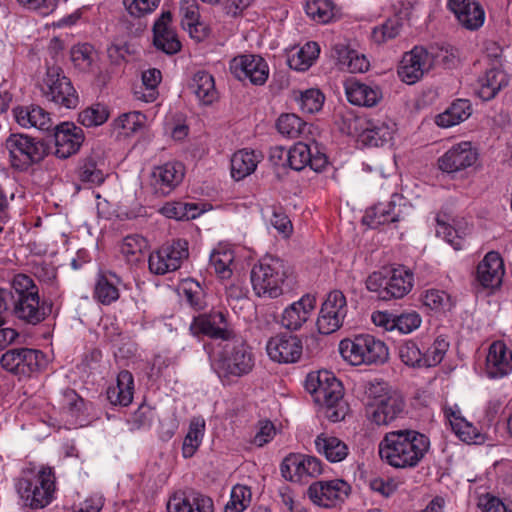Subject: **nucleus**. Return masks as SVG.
Masks as SVG:
<instances>
[{"label":"nucleus","mask_w":512,"mask_h":512,"mask_svg":"<svg viewBox=\"0 0 512 512\" xmlns=\"http://www.w3.org/2000/svg\"><path fill=\"white\" fill-rule=\"evenodd\" d=\"M172 14L170 11L163 12L153 26V43L158 50L168 55L180 51L181 42L174 29L171 27Z\"/></svg>","instance_id":"nucleus-26"},{"label":"nucleus","mask_w":512,"mask_h":512,"mask_svg":"<svg viewBox=\"0 0 512 512\" xmlns=\"http://www.w3.org/2000/svg\"><path fill=\"white\" fill-rule=\"evenodd\" d=\"M234 262L233 251L224 247H218L212 251L209 259V267L221 279H228L232 275Z\"/></svg>","instance_id":"nucleus-45"},{"label":"nucleus","mask_w":512,"mask_h":512,"mask_svg":"<svg viewBox=\"0 0 512 512\" xmlns=\"http://www.w3.org/2000/svg\"><path fill=\"white\" fill-rule=\"evenodd\" d=\"M55 155L66 159L75 154L84 141L83 130L73 123L65 122L55 127Z\"/></svg>","instance_id":"nucleus-25"},{"label":"nucleus","mask_w":512,"mask_h":512,"mask_svg":"<svg viewBox=\"0 0 512 512\" xmlns=\"http://www.w3.org/2000/svg\"><path fill=\"white\" fill-rule=\"evenodd\" d=\"M251 500V489L246 485L237 484L231 490L230 500L225 505L224 512H243L250 506Z\"/></svg>","instance_id":"nucleus-52"},{"label":"nucleus","mask_w":512,"mask_h":512,"mask_svg":"<svg viewBox=\"0 0 512 512\" xmlns=\"http://www.w3.org/2000/svg\"><path fill=\"white\" fill-rule=\"evenodd\" d=\"M471 112L472 108L468 100L457 99L436 117V123L440 127L448 128L468 119Z\"/></svg>","instance_id":"nucleus-41"},{"label":"nucleus","mask_w":512,"mask_h":512,"mask_svg":"<svg viewBox=\"0 0 512 512\" xmlns=\"http://www.w3.org/2000/svg\"><path fill=\"white\" fill-rule=\"evenodd\" d=\"M350 486L341 479L317 481L311 484L307 494L310 500L321 507L330 508L343 501L349 494Z\"/></svg>","instance_id":"nucleus-17"},{"label":"nucleus","mask_w":512,"mask_h":512,"mask_svg":"<svg viewBox=\"0 0 512 512\" xmlns=\"http://www.w3.org/2000/svg\"><path fill=\"white\" fill-rule=\"evenodd\" d=\"M47 364L44 353L30 348H19V376H28L43 369Z\"/></svg>","instance_id":"nucleus-43"},{"label":"nucleus","mask_w":512,"mask_h":512,"mask_svg":"<svg viewBox=\"0 0 512 512\" xmlns=\"http://www.w3.org/2000/svg\"><path fill=\"white\" fill-rule=\"evenodd\" d=\"M218 346L219 349L211 357V366L220 379L231 381L253 371L255 355L244 339L235 335Z\"/></svg>","instance_id":"nucleus-3"},{"label":"nucleus","mask_w":512,"mask_h":512,"mask_svg":"<svg viewBox=\"0 0 512 512\" xmlns=\"http://www.w3.org/2000/svg\"><path fill=\"white\" fill-rule=\"evenodd\" d=\"M503 275L504 264L498 252L487 253L477 266V280L485 288L498 287L502 282Z\"/></svg>","instance_id":"nucleus-31"},{"label":"nucleus","mask_w":512,"mask_h":512,"mask_svg":"<svg viewBox=\"0 0 512 512\" xmlns=\"http://www.w3.org/2000/svg\"><path fill=\"white\" fill-rule=\"evenodd\" d=\"M190 330L194 335L202 334L211 339L220 340L222 344L236 335L235 332L228 327L226 317L220 311L194 318L190 325Z\"/></svg>","instance_id":"nucleus-19"},{"label":"nucleus","mask_w":512,"mask_h":512,"mask_svg":"<svg viewBox=\"0 0 512 512\" xmlns=\"http://www.w3.org/2000/svg\"><path fill=\"white\" fill-rule=\"evenodd\" d=\"M347 313L348 305L344 293L340 290L329 292L316 321L318 332L323 335L336 332L343 326Z\"/></svg>","instance_id":"nucleus-12"},{"label":"nucleus","mask_w":512,"mask_h":512,"mask_svg":"<svg viewBox=\"0 0 512 512\" xmlns=\"http://www.w3.org/2000/svg\"><path fill=\"white\" fill-rule=\"evenodd\" d=\"M154 410L146 404H142L132 414L130 423L135 429H144L151 426L154 420Z\"/></svg>","instance_id":"nucleus-62"},{"label":"nucleus","mask_w":512,"mask_h":512,"mask_svg":"<svg viewBox=\"0 0 512 512\" xmlns=\"http://www.w3.org/2000/svg\"><path fill=\"white\" fill-rule=\"evenodd\" d=\"M315 446L318 453L333 463L344 460L348 455V447L342 440L325 433L316 437Z\"/></svg>","instance_id":"nucleus-37"},{"label":"nucleus","mask_w":512,"mask_h":512,"mask_svg":"<svg viewBox=\"0 0 512 512\" xmlns=\"http://www.w3.org/2000/svg\"><path fill=\"white\" fill-rule=\"evenodd\" d=\"M259 162V155L254 151L242 149L231 157V175L239 181L253 173Z\"/></svg>","instance_id":"nucleus-40"},{"label":"nucleus","mask_w":512,"mask_h":512,"mask_svg":"<svg viewBox=\"0 0 512 512\" xmlns=\"http://www.w3.org/2000/svg\"><path fill=\"white\" fill-rule=\"evenodd\" d=\"M10 300L13 316L24 324L38 325L52 312V304L40 300L38 286L25 274L13 277L11 290L0 287V326L5 323L3 314L8 310Z\"/></svg>","instance_id":"nucleus-1"},{"label":"nucleus","mask_w":512,"mask_h":512,"mask_svg":"<svg viewBox=\"0 0 512 512\" xmlns=\"http://www.w3.org/2000/svg\"><path fill=\"white\" fill-rule=\"evenodd\" d=\"M180 14L182 16V26L187 29L192 38L201 40L204 34H200L199 28L203 25L199 22V6L196 0H182L180 4Z\"/></svg>","instance_id":"nucleus-42"},{"label":"nucleus","mask_w":512,"mask_h":512,"mask_svg":"<svg viewBox=\"0 0 512 512\" xmlns=\"http://www.w3.org/2000/svg\"><path fill=\"white\" fill-rule=\"evenodd\" d=\"M305 389L323 407L325 417L331 422L344 420L348 404L343 399V385L332 372L321 370L309 373L305 379Z\"/></svg>","instance_id":"nucleus-4"},{"label":"nucleus","mask_w":512,"mask_h":512,"mask_svg":"<svg viewBox=\"0 0 512 512\" xmlns=\"http://www.w3.org/2000/svg\"><path fill=\"white\" fill-rule=\"evenodd\" d=\"M78 176L81 182L100 185L105 180V173L93 158H87L79 167Z\"/></svg>","instance_id":"nucleus-54"},{"label":"nucleus","mask_w":512,"mask_h":512,"mask_svg":"<svg viewBox=\"0 0 512 512\" xmlns=\"http://www.w3.org/2000/svg\"><path fill=\"white\" fill-rule=\"evenodd\" d=\"M15 488L23 506L42 509L49 505L54 497L55 476L50 467H27L17 478Z\"/></svg>","instance_id":"nucleus-6"},{"label":"nucleus","mask_w":512,"mask_h":512,"mask_svg":"<svg viewBox=\"0 0 512 512\" xmlns=\"http://www.w3.org/2000/svg\"><path fill=\"white\" fill-rule=\"evenodd\" d=\"M168 512H214L213 500L195 490H178L170 495Z\"/></svg>","instance_id":"nucleus-22"},{"label":"nucleus","mask_w":512,"mask_h":512,"mask_svg":"<svg viewBox=\"0 0 512 512\" xmlns=\"http://www.w3.org/2000/svg\"><path fill=\"white\" fill-rule=\"evenodd\" d=\"M109 117L107 106L97 103L80 112L78 120L85 127H95L104 124Z\"/></svg>","instance_id":"nucleus-53"},{"label":"nucleus","mask_w":512,"mask_h":512,"mask_svg":"<svg viewBox=\"0 0 512 512\" xmlns=\"http://www.w3.org/2000/svg\"><path fill=\"white\" fill-rule=\"evenodd\" d=\"M320 53L319 45L316 42H307L289 58V66L297 71L309 69Z\"/></svg>","instance_id":"nucleus-47"},{"label":"nucleus","mask_w":512,"mask_h":512,"mask_svg":"<svg viewBox=\"0 0 512 512\" xmlns=\"http://www.w3.org/2000/svg\"><path fill=\"white\" fill-rule=\"evenodd\" d=\"M478 158L476 150L470 142H462L452 146L439 159V169L446 173H456L471 167Z\"/></svg>","instance_id":"nucleus-24"},{"label":"nucleus","mask_w":512,"mask_h":512,"mask_svg":"<svg viewBox=\"0 0 512 512\" xmlns=\"http://www.w3.org/2000/svg\"><path fill=\"white\" fill-rule=\"evenodd\" d=\"M250 278L258 297L277 298L284 293L288 267L277 257L265 256L253 266Z\"/></svg>","instance_id":"nucleus-7"},{"label":"nucleus","mask_w":512,"mask_h":512,"mask_svg":"<svg viewBox=\"0 0 512 512\" xmlns=\"http://www.w3.org/2000/svg\"><path fill=\"white\" fill-rule=\"evenodd\" d=\"M5 146L9 151L11 165L19 170H26L39 163L47 154V147L42 140L24 134H11Z\"/></svg>","instance_id":"nucleus-11"},{"label":"nucleus","mask_w":512,"mask_h":512,"mask_svg":"<svg viewBox=\"0 0 512 512\" xmlns=\"http://www.w3.org/2000/svg\"><path fill=\"white\" fill-rule=\"evenodd\" d=\"M289 166L301 171L309 166L315 172H321L328 164V158L324 152L320 151L318 145H312L298 142L289 151L287 155Z\"/></svg>","instance_id":"nucleus-18"},{"label":"nucleus","mask_w":512,"mask_h":512,"mask_svg":"<svg viewBox=\"0 0 512 512\" xmlns=\"http://www.w3.org/2000/svg\"><path fill=\"white\" fill-rule=\"evenodd\" d=\"M431 69V59L428 50L414 47L406 52L398 67V75L407 84H414Z\"/></svg>","instance_id":"nucleus-21"},{"label":"nucleus","mask_w":512,"mask_h":512,"mask_svg":"<svg viewBox=\"0 0 512 512\" xmlns=\"http://www.w3.org/2000/svg\"><path fill=\"white\" fill-rule=\"evenodd\" d=\"M405 199L399 194H393L387 203H378L366 210L363 223L370 228H378L381 225L395 223L402 219L401 206L405 205Z\"/></svg>","instance_id":"nucleus-23"},{"label":"nucleus","mask_w":512,"mask_h":512,"mask_svg":"<svg viewBox=\"0 0 512 512\" xmlns=\"http://www.w3.org/2000/svg\"><path fill=\"white\" fill-rule=\"evenodd\" d=\"M123 3L132 16L140 17L155 10L160 0H123Z\"/></svg>","instance_id":"nucleus-63"},{"label":"nucleus","mask_w":512,"mask_h":512,"mask_svg":"<svg viewBox=\"0 0 512 512\" xmlns=\"http://www.w3.org/2000/svg\"><path fill=\"white\" fill-rule=\"evenodd\" d=\"M276 127L281 135L290 139L310 133V126L295 114H282L277 120Z\"/></svg>","instance_id":"nucleus-44"},{"label":"nucleus","mask_w":512,"mask_h":512,"mask_svg":"<svg viewBox=\"0 0 512 512\" xmlns=\"http://www.w3.org/2000/svg\"><path fill=\"white\" fill-rule=\"evenodd\" d=\"M512 371V351L504 342L491 344L486 357V373L489 378H502Z\"/></svg>","instance_id":"nucleus-29"},{"label":"nucleus","mask_w":512,"mask_h":512,"mask_svg":"<svg viewBox=\"0 0 512 512\" xmlns=\"http://www.w3.org/2000/svg\"><path fill=\"white\" fill-rule=\"evenodd\" d=\"M339 351L343 359L354 366L383 364L389 357L386 344L370 334L341 340Z\"/></svg>","instance_id":"nucleus-8"},{"label":"nucleus","mask_w":512,"mask_h":512,"mask_svg":"<svg viewBox=\"0 0 512 512\" xmlns=\"http://www.w3.org/2000/svg\"><path fill=\"white\" fill-rule=\"evenodd\" d=\"M306 14L318 23H328L335 16V6L331 0H311L306 3Z\"/></svg>","instance_id":"nucleus-50"},{"label":"nucleus","mask_w":512,"mask_h":512,"mask_svg":"<svg viewBox=\"0 0 512 512\" xmlns=\"http://www.w3.org/2000/svg\"><path fill=\"white\" fill-rule=\"evenodd\" d=\"M93 56L94 49L88 43L78 44L71 49V60L75 66L82 70H86L91 66Z\"/></svg>","instance_id":"nucleus-59"},{"label":"nucleus","mask_w":512,"mask_h":512,"mask_svg":"<svg viewBox=\"0 0 512 512\" xmlns=\"http://www.w3.org/2000/svg\"><path fill=\"white\" fill-rule=\"evenodd\" d=\"M107 399L114 406L126 407L131 404L134 394V378L128 370L119 372L116 385L109 386Z\"/></svg>","instance_id":"nucleus-32"},{"label":"nucleus","mask_w":512,"mask_h":512,"mask_svg":"<svg viewBox=\"0 0 512 512\" xmlns=\"http://www.w3.org/2000/svg\"><path fill=\"white\" fill-rule=\"evenodd\" d=\"M399 357L408 366H423V352L413 341H406L399 346Z\"/></svg>","instance_id":"nucleus-58"},{"label":"nucleus","mask_w":512,"mask_h":512,"mask_svg":"<svg viewBox=\"0 0 512 512\" xmlns=\"http://www.w3.org/2000/svg\"><path fill=\"white\" fill-rule=\"evenodd\" d=\"M401 27L402 25L398 18L388 19L373 29L372 39L378 44L394 39L399 34Z\"/></svg>","instance_id":"nucleus-57"},{"label":"nucleus","mask_w":512,"mask_h":512,"mask_svg":"<svg viewBox=\"0 0 512 512\" xmlns=\"http://www.w3.org/2000/svg\"><path fill=\"white\" fill-rule=\"evenodd\" d=\"M297 100L302 112L313 114L321 110L325 96L319 89L311 88L300 92Z\"/></svg>","instance_id":"nucleus-55"},{"label":"nucleus","mask_w":512,"mask_h":512,"mask_svg":"<svg viewBox=\"0 0 512 512\" xmlns=\"http://www.w3.org/2000/svg\"><path fill=\"white\" fill-rule=\"evenodd\" d=\"M266 351L272 361L280 364H290L300 360L303 345L298 336L280 333L268 340Z\"/></svg>","instance_id":"nucleus-16"},{"label":"nucleus","mask_w":512,"mask_h":512,"mask_svg":"<svg viewBox=\"0 0 512 512\" xmlns=\"http://www.w3.org/2000/svg\"><path fill=\"white\" fill-rule=\"evenodd\" d=\"M281 475L289 481L302 482L305 478L322 473V462L315 456L291 453L280 465Z\"/></svg>","instance_id":"nucleus-15"},{"label":"nucleus","mask_w":512,"mask_h":512,"mask_svg":"<svg viewBox=\"0 0 512 512\" xmlns=\"http://www.w3.org/2000/svg\"><path fill=\"white\" fill-rule=\"evenodd\" d=\"M269 221L270 224L285 237L289 236L292 232L291 221L281 208H272V215Z\"/></svg>","instance_id":"nucleus-64"},{"label":"nucleus","mask_w":512,"mask_h":512,"mask_svg":"<svg viewBox=\"0 0 512 512\" xmlns=\"http://www.w3.org/2000/svg\"><path fill=\"white\" fill-rule=\"evenodd\" d=\"M185 169L180 162H167L156 166L151 173L150 186L157 196H167L183 180Z\"/></svg>","instance_id":"nucleus-20"},{"label":"nucleus","mask_w":512,"mask_h":512,"mask_svg":"<svg viewBox=\"0 0 512 512\" xmlns=\"http://www.w3.org/2000/svg\"><path fill=\"white\" fill-rule=\"evenodd\" d=\"M394 133V125H389L385 121H369L366 128L362 131L361 141L368 146L378 147L389 142Z\"/></svg>","instance_id":"nucleus-38"},{"label":"nucleus","mask_w":512,"mask_h":512,"mask_svg":"<svg viewBox=\"0 0 512 512\" xmlns=\"http://www.w3.org/2000/svg\"><path fill=\"white\" fill-rule=\"evenodd\" d=\"M204 432L205 421L200 418L192 419L182 445L184 458H190L195 454L203 440Z\"/></svg>","instance_id":"nucleus-46"},{"label":"nucleus","mask_w":512,"mask_h":512,"mask_svg":"<svg viewBox=\"0 0 512 512\" xmlns=\"http://www.w3.org/2000/svg\"><path fill=\"white\" fill-rule=\"evenodd\" d=\"M508 82L507 74L503 70L497 68L490 69L483 76L479 77L477 94L482 100L489 101L503 87L507 86Z\"/></svg>","instance_id":"nucleus-36"},{"label":"nucleus","mask_w":512,"mask_h":512,"mask_svg":"<svg viewBox=\"0 0 512 512\" xmlns=\"http://www.w3.org/2000/svg\"><path fill=\"white\" fill-rule=\"evenodd\" d=\"M449 348V342L438 337L425 352H423V366L433 367L438 365L444 358Z\"/></svg>","instance_id":"nucleus-56"},{"label":"nucleus","mask_w":512,"mask_h":512,"mask_svg":"<svg viewBox=\"0 0 512 512\" xmlns=\"http://www.w3.org/2000/svg\"><path fill=\"white\" fill-rule=\"evenodd\" d=\"M413 273L404 266L375 271L368 276L366 287L380 300L400 299L413 287Z\"/></svg>","instance_id":"nucleus-9"},{"label":"nucleus","mask_w":512,"mask_h":512,"mask_svg":"<svg viewBox=\"0 0 512 512\" xmlns=\"http://www.w3.org/2000/svg\"><path fill=\"white\" fill-rule=\"evenodd\" d=\"M429 449V438L412 429L388 432L378 446L380 458L396 469L417 467Z\"/></svg>","instance_id":"nucleus-2"},{"label":"nucleus","mask_w":512,"mask_h":512,"mask_svg":"<svg viewBox=\"0 0 512 512\" xmlns=\"http://www.w3.org/2000/svg\"><path fill=\"white\" fill-rule=\"evenodd\" d=\"M345 94L351 104L363 107H374L382 99L379 86L366 84L356 79H348L345 82Z\"/></svg>","instance_id":"nucleus-30"},{"label":"nucleus","mask_w":512,"mask_h":512,"mask_svg":"<svg viewBox=\"0 0 512 512\" xmlns=\"http://www.w3.org/2000/svg\"><path fill=\"white\" fill-rule=\"evenodd\" d=\"M16 121L22 127H35L39 130L48 131L53 123L50 114L40 106L17 107L14 109Z\"/></svg>","instance_id":"nucleus-33"},{"label":"nucleus","mask_w":512,"mask_h":512,"mask_svg":"<svg viewBox=\"0 0 512 512\" xmlns=\"http://www.w3.org/2000/svg\"><path fill=\"white\" fill-rule=\"evenodd\" d=\"M446 215H437L436 222L437 228L436 233L438 236L448 242L455 250H460L464 245L465 232L462 229H456L446 220Z\"/></svg>","instance_id":"nucleus-49"},{"label":"nucleus","mask_w":512,"mask_h":512,"mask_svg":"<svg viewBox=\"0 0 512 512\" xmlns=\"http://www.w3.org/2000/svg\"><path fill=\"white\" fill-rule=\"evenodd\" d=\"M335 56L339 65L351 73H363L369 69L370 63L364 54L348 48L344 45H336Z\"/></svg>","instance_id":"nucleus-39"},{"label":"nucleus","mask_w":512,"mask_h":512,"mask_svg":"<svg viewBox=\"0 0 512 512\" xmlns=\"http://www.w3.org/2000/svg\"><path fill=\"white\" fill-rule=\"evenodd\" d=\"M421 324V317L417 312L402 313L393 319L392 328L408 334L417 329Z\"/></svg>","instance_id":"nucleus-61"},{"label":"nucleus","mask_w":512,"mask_h":512,"mask_svg":"<svg viewBox=\"0 0 512 512\" xmlns=\"http://www.w3.org/2000/svg\"><path fill=\"white\" fill-rule=\"evenodd\" d=\"M448 8L466 29L476 30L483 25L484 10L476 0H448Z\"/></svg>","instance_id":"nucleus-28"},{"label":"nucleus","mask_w":512,"mask_h":512,"mask_svg":"<svg viewBox=\"0 0 512 512\" xmlns=\"http://www.w3.org/2000/svg\"><path fill=\"white\" fill-rule=\"evenodd\" d=\"M316 305L312 295H304L298 301L287 306L281 316V326L290 331L299 330L309 319Z\"/></svg>","instance_id":"nucleus-27"},{"label":"nucleus","mask_w":512,"mask_h":512,"mask_svg":"<svg viewBox=\"0 0 512 512\" xmlns=\"http://www.w3.org/2000/svg\"><path fill=\"white\" fill-rule=\"evenodd\" d=\"M188 89L203 105H211L218 99L213 76L206 71H198L191 78Z\"/></svg>","instance_id":"nucleus-34"},{"label":"nucleus","mask_w":512,"mask_h":512,"mask_svg":"<svg viewBox=\"0 0 512 512\" xmlns=\"http://www.w3.org/2000/svg\"><path fill=\"white\" fill-rule=\"evenodd\" d=\"M40 90L48 101L59 107L72 109L78 105V95L71 81L55 64H47L46 74L40 83Z\"/></svg>","instance_id":"nucleus-10"},{"label":"nucleus","mask_w":512,"mask_h":512,"mask_svg":"<svg viewBox=\"0 0 512 512\" xmlns=\"http://www.w3.org/2000/svg\"><path fill=\"white\" fill-rule=\"evenodd\" d=\"M121 283L120 277L113 272L99 274L94 287V298L103 305L112 304L119 299Z\"/></svg>","instance_id":"nucleus-35"},{"label":"nucleus","mask_w":512,"mask_h":512,"mask_svg":"<svg viewBox=\"0 0 512 512\" xmlns=\"http://www.w3.org/2000/svg\"><path fill=\"white\" fill-rule=\"evenodd\" d=\"M365 393L369 399L366 415L371 423L377 426H388L397 419L404 417V398L385 382H369Z\"/></svg>","instance_id":"nucleus-5"},{"label":"nucleus","mask_w":512,"mask_h":512,"mask_svg":"<svg viewBox=\"0 0 512 512\" xmlns=\"http://www.w3.org/2000/svg\"><path fill=\"white\" fill-rule=\"evenodd\" d=\"M147 246L148 242L143 236L132 234L123 239L120 251L128 262H137L140 260Z\"/></svg>","instance_id":"nucleus-51"},{"label":"nucleus","mask_w":512,"mask_h":512,"mask_svg":"<svg viewBox=\"0 0 512 512\" xmlns=\"http://www.w3.org/2000/svg\"><path fill=\"white\" fill-rule=\"evenodd\" d=\"M427 50L431 59V68L440 65L446 69H452L459 63V51L452 46H431Z\"/></svg>","instance_id":"nucleus-48"},{"label":"nucleus","mask_w":512,"mask_h":512,"mask_svg":"<svg viewBox=\"0 0 512 512\" xmlns=\"http://www.w3.org/2000/svg\"><path fill=\"white\" fill-rule=\"evenodd\" d=\"M145 121V116L138 111H133L121 115L115 120V126L122 128L126 134L136 132Z\"/></svg>","instance_id":"nucleus-60"},{"label":"nucleus","mask_w":512,"mask_h":512,"mask_svg":"<svg viewBox=\"0 0 512 512\" xmlns=\"http://www.w3.org/2000/svg\"><path fill=\"white\" fill-rule=\"evenodd\" d=\"M230 72L240 81L249 80L253 85H264L269 76V67L259 55L245 54L230 61Z\"/></svg>","instance_id":"nucleus-14"},{"label":"nucleus","mask_w":512,"mask_h":512,"mask_svg":"<svg viewBox=\"0 0 512 512\" xmlns=\"http://www.w3.org/2000/svg\"><path fill=\"white\" fill-rule=\"evenodd\" d=\"M189 255L188 242L177 239L162 245L149 256V270L156 275H164L180 268L181 263Z\"/></svg>","instance_id":"nucleus-13"}]
</instances>
